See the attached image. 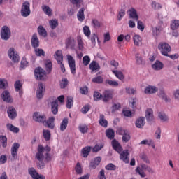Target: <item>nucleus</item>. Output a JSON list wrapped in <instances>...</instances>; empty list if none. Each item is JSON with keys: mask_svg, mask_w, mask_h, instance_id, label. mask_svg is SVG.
<instances>
[{"mask_svg": "<svg viewBox=\"0 0 179 179\" xmlns=\"http://www.w3.org/2000/svg\"><path fill=\"white\" fill-rule=\"evenodd\" d=\"M33 120L36 122H43L45 127H48V128H50L51 129L54 128V121H55L54 117H50L48 121H45V115H40V113L35 112L33 115Z\"/></svg>", "mask_w": 179, "mask_h": 179, "instance_id": "f257e3e1", "label": "nucleus"}, {"mask_svg": "<svg viewBox=\"0 0 179 179\" xmlns=\"http://www.w3.org/2000/svg\"><path fill=\"white\" fill-rule=\"evenodd\" d=\"M51 150V148L47 145L45 147H43V145H39L38 146V152L36 155V159L41 162V164L38 165L39 169H43L44 167V163L43 160H44V153H48Z\"/></svg>", "mask_w": 179, "mask_h": 179, "instance_id": "f03ea898", "label": "nucleus"}, {"mask_svg": "<svg viewBox=\"0 0 179 179\" xmlns=\"http://www.w3.org/2000/svg\"><path fill=\"white\" fill-rule=\"evenodd\" d=\"M145 171H148L151 174H153L154 173L153 169L150 166L146 164H141V166H138L136 169V172H137L138 174H139V176H141V177L142 178L146 177V174L145 173Z\"/></svg>", "mask_w": 179, "mask_h": 179, "instance_id": "7ed1b4c3", "label": "nucleus"}, {"mask_svg": "<svg viewBox=\"0 0 179 179\" xmlns=\"http://www.w3.org/2000/svg\"><path fill=\"white\" fill-rule=\"evenodd\" d=\"M158 50H159L162 55H164V57H169V52L171 51V47L169 43L162 42L158 45Z\"/></svg>", "mask_w": 179, "mask_h": 179, "instance_id": "20e7f679", "label": "nucleus"}, {"mask_svg": "<svg viewBox=\"0 0 179 179\" xmlns=\"http://www.w3.org/2000/svg\"><path fill=\"white\" fill-rule=\"evenodd\" d=\"M34 76L36 80H45L47 79V75L45 71L41 67H38L34 70Z\"/></svg>", "mask_w": 179, "mask_h": 179, "instance_id": "39448f33", "label": "nucleus"}, {"mask_svg": "<svg viewBox=\"0 0 179 179\" xmlns=\"http://www.w3.org/2000/svg\"><path fill=\"white\" fill-rule=\"evenodd\" d=\"M66 57L70 71L72 75H75L76 73V63L75 59L70 55H67Z\"/></svg>", "mask_w": 179, "mask_h": 179, "instance_id": "423d86ee", "label": "nucleus"}, {"mask_svg": "<svg viewBox=\"0 0 179 179\" xmlns=\"http://www.w3.org/2000/svg\"><path fill=\"white\" fill-rule=\"evenodd\" d=\"M30 3H29V1H25L22 5L21 15L23 17H27V16L30 15Z\"/></svg>", "mask_w": 179, "mask_h": 179, "instance_id": "0eeeda50", "label": "nucleus"}, {"mask_svg": "<svg viewBox=\"0 0 179 179\" xmlns=\"http://www.w3.org/2000/svg\"><path fill=\"white\" fill-rule=\"evenodd\" d=\"M44 93H45V85L43 83H39L36 90L37 99H43L44 96Z\"/></svg>", "mask_w": 179, "mask_h": 179, "instance_id": "6e6552de", "label": "nucleus"}, {"mask_svg": "<svg viewBox=\"0 0 179 179\" xmlns=\"http://www.w3.org/2000/svg\"><path fill=\"white\" fill-rule=\"evenodd\" d=\"M28 173L32 179H45V176H44V175L39 174L34 168H29L28 169Z\"/></svg>", "mask_w": 179, "mask_h": 179, "instance_id": "1a4fd4ad", "label": "nucleus"}, {"mask_svg": "<svg viewBox=\"0 0 179 179\" xmlns=\"http://www.w3.org/2000/svg\"><path fill=\"white\" fill-rule=\"evenodd\" d=\"M117 134L119 135H122V141L123 142H129V139H131V136H129V132H128V130H125L122 128H119L117 130Z\"/></svg>", "mask_w": 179, "mask_h": 179, "instance_id": "9d476101", "label": "nucleus"}, {"mask_svg": "<svg viewBox=\"0 0 179 179\" xmlns=\"http://www.w3.org/2000/svg\"><path fill=\"white\" fill-rule=\"evenodd\" d=\"M1 37L2 40H9L10 38V29L8 27H3L1 31Z\"/></svg>", "mask_w": 179, "mask_h": 179, "instance_id": "9b49d317", "label": "nucleus"}, {"mask_svg": "<svg viewBox=\"0 0 179 179\" xmlns=\"http://www.w3.org/2000/svg\"><path fill=\"white\" fill-rule=\"evenodd\" d=\"M8 57L10 59H12V61H13V62H19V55H17V52L15 51L14 48H10L8 50Z\"/></svg>", "mask_w": 179, "mask_h": 179, "instance_id": "f8f14e48", "label": "nucleus"}, {"mask_svg": "<svg viewBox=\"0 0 179 179\" xmlns=\"http://www.w3.org/2000/svg\"><path fill=\"white\" fill-rule=\"evenodd\" d=\"M113 94H114V92H113V91L111 90L104 91L102 95V101L104 103H107V101H110V100L113 99Z\"/></svg>", "mask_w": 179, "mask_h": 179, "instance_id": "ddd939ff", "label": "nucleus"}, {"mask_svg": "<svg viewBox=\"0 0 179 179\" xmlns=\"http://www.w3.org/2000/svg\"><path fill=\"white\" fill-rule=\"evenodd\" d=\"M19 148H20V145L17 143H15L11 147V156L14 160L17 159V152H19Z\"/></svg>", "mask_w": 179, "mask_h": 179, "instance_id": "4468645a", "label": "nucleus"}, {"mask_svg": "<svg viewBox=\"0 0 179 179\" xmlns=\"http://www.w3.org/2000/svg\"><path fill=\"white\" fill-rule=\"evenodd\" d=\"M127 14L129 16L130 19H134V20H139V16L138 15V12L134 8H131L128 10Z\"/></svg>", "mask_w": 179, "mask_h": 179, "instance_id": "2eb2a0df", "label": "nucleus"}, {"mask_svg": "<svg viewBox=\"0 0 179 179\" xmlns=\"http://www.w3.org/2000/svg\"><path fill=\"white\" fill-rule=\"evenodd\" d=\"M120 160H122L124 163H129V152L128 150H125L124 151H121L120 153Z\"/></svg>", "mask_w": 179, "mask_h": 179, "instance_id": "dca6fc26", "label": "nucleus"}, {"mask_svg": "<svg viewBox=\"0 0 179 179\" xmlns=\"http://www.w3.org/2000/svg\"><path fill=\"white\" fill-rule=\"evenodd\" d=\"M1 98L3 101H6V103H12L13 101V99L10 96V93H9L7 90L3 92Z\"/></svg>", "mask_w": 179, "mask_h": 179, "instance_id": "f3484780", "label": "nucleus"}, {"mask_svg": "<svg viewBox=\"0 0 179 179\" xmlns=\"http://www.w3.org/2000/svg\"><path fill=\"white\" fill-rule=\"evenodd\" d=\"M159 90V88L156 86L148 85L145 88L144 93L145 94H155Z\"/></svg>", "mask_w": 179, "mask_h": 179, "instance_id": "a211bd4d", "label": "nucleus"}, {"mask_svg": "<svg viewBox=\"0 0 179 179\" xmlns=\"http://www.w3.org/2000/svg\"><path fill=\"white\" fill-rule=\"evenodd\" d=\"M152 68L154 71H162L164 68V64L159 61L156 60L154 64H152Z\"/></svg>", "mask_w": 179, "mask_h": 179, "instance_id": "6ab92c4d", "label": "nucleus"}, {"mask_svg": "<svg viewBox=\"0 0 179 179\" xmlns=\"http://www.w3.org/2000/svg\"><path fill=\"white\" fill-rule=\"evenodd\" d=\"M139 145H147L148 146H151L152 149H155L156 145L155 144V141L152 139H144L141 141Z\"/></svg>", "mask_w": 179, "mask_h": 179, "instance_id": "aec40b11", "label": "nucleus"}, {"mask_svg": "<svg viewBox=\"0 0 179 179\" xmlns=\"http://www.w3.org/2000/svg\"><path fill=\"white\" fill-rule=\"evenodd\" d=\"M112 146L117 153H121V152H122V147H121V145L117 140L112 141Z\"/></svg>", "mask_w": 179, "mask_h": 179, "instance_id": "412c9836", "label": "nucleus"}, {"mask_svg": "<svg viewBox=\"0 0 179 179\" xmlns=\"http://www.w3.org/2000/svg\"><path fill=\"white\" fill-rule=\"evenodd\" d=\"M55 58L58 64H62L64 61V56L62 55V50H57L55 53Z\"/></svg>", "mask_w": 179, "mask_h": 179, "instance_id": "4be33fe9", "label": "nucleus"}, {"mask_svg": "<svg viewBox=\"0 0 179 179\" xmlns=\"http://www.w3.org/2000/svg\"><path fill=\"white\" fill-rule=\"evenodd\" d=\"M22 86L23 84H22L20 80H17L15 83V91L19 92L20 97H22V96H23V91L22 90Z\"/></svg>", "mask_w": 179, "mask_h": 179, "instance_id": "5701e85b", "label": "nucleus"}, {"mask_svg": "<svg viewBox=\"0 0 179 179\" xmlns=\"http://www.w3.org/2000/svg\"><path fill=\"white\" fill-rule=\"evenodd\" d=\"M7 113L10 120H13L14 118H16V116L17 115V114L16 113V109H15V108L13 107L8 108Z\"/></svg>", "mask_w": 179, "mask_h": 179, "instance_id": "b1692460", "label": "nucleus"}, {"mask_svg": "<svg viewBox=\"0 0 179 179\" xmlns=\"http://www.w3.org/2000/svg\"><path fill=\"white\" fill-rule=\"evenodd\" d=\"M31 45L34 48H37L40 45V41H38V38L37 37V34H34L31 38Z\"/></svg>", "mask_w": 179, "mask_h": 179, "instance_id": "393cba45", "label": "nucleus"}, {"mask_svg": "<svg viewBox=\"0 0 179 179\" xmlns=\"http://www.w3.org/2000/svg\"><path fill=\"white\" fill-rule=\"evenodd\" d=\"M135 125L136 128H143V127H145V117H141L138 119H137L135 122Z\"/></svg>", "mask_w": 179, "mask_h": 179, "instance_id": "a878e982", "label": "nucleus"}, {"mask_svg": "<svg viewBox=\"0 0 179 179\" xmlns=\"http://www.w3.org/2000/svg\"><path fill=\"white\" fill-rule=\"evenodd\" d=\"M112 73L115 75V76H116L117 79H119V80H121L122 82L124 80V79H125L124 73L121 71L112 70Z\"/></svg>", "mask_w": 179, "mask_h": 179, "instance_id": "bb28decb", "label": "nucleus"}, {"mask_svg": "<svg viewBox=\"0 0 179 179\" xmlns=\"http://www.w3.org/2000/svg\"><path fill=\"white\" fill-rule=\"evenodd\" d=\"M74 170L78 176H82L83 174V167H82V164H80V162H78L76 164Z\"/></svg>", "mask_w": 179, "mask_h": 179, "instance_id": "cd10ccee", "label": "nucleus"}, {"mask_svg": "<svg viewBox=\"0 0 179 179\" xmlns=\"http://www.w3.org/2000/svg\"><path fill=\"white\" fill-rule=\"evenodd\" d=\"M89 68L91 71H100V65L96 61H92L89 66Z\"/></svg>", "mask_w": 179, "mask_h": 179, "instance_id": "c85d7f7f", "label": "nucleus"}, {"mask_svg": "<svg viewBox=\"0 0 179 179\" xmlns=\"http://www.w3.org/2000/svg\"><path fill=\"white\" fill-rule=\"evenodd\" d=\"M91 150H92V147L90 146H87L83 148L81 150V156H83V157H87Z\"/></svg>", "mask_w": 179, "mask_h": 179, "instance_id": "c756f323", "label": "nucleus"}, {"mask_svg": "<svg viewBox=\"0 0 179 179\" xmlns=\"http://www.w3.org/2000/svg\"><path fill=\"white\" fill-rule=\"evenodd\" d=\"M105 83L109 86H111V87H118V86H120L118 81L110 79L106 80Z\"/></svg>", "mask_w": 179, "mask_h": 179, "instance_id": "7c9ffc66", "label": "nucleus"}, {"mask_svg": "<svg viewBox=\"0 0 179 179\" xmlns=\"http://www.w3.org/2000/svg\"><path fill=\"white\" fill-rule=\"evenodd\" d=\"M45 70L48 73H51V71L52 69V62H51V60L47 59L45 61Z\"/></svg>", "mask_w": 179, "mask_h": 179, "instance_id": "2f4dec72", "label": "nucleus"}, {"mask_svg": "<svg viewBox=\"0 0 179 179\" xmlns=\"http://www.w3.org/2000/svg\"><path fill=\"white\" fill-rule=\"evenodd\" d=\"M77 19L79 22L85 20V9L80 8L77 13Z\"/></svg>", "mask_w": 179, "mask_h": 179, "instance_id": "473e14b6", "label": "nucleus"}, {"mask_svg": "<svg viewBox=\"0 0 179 179\" xmlns=\"http://www.w3.org/2000/svg\"><path fill=\"white\" fill-rule=\"evenodd\" d=\"M42 10L47 16H52V9L48 6H42Z\"/></svg>", "mask_w": 179, "mask_h": 179, "instance_id": "72a5a7b5", "label": "nucleus"}, {"mask_svg": "<svg viewBox=\"0 0 179 179\" xmlns=\"http://www.w3.org/2000/svg\"><path fill=\"white\" fill-rule=\"evenodd\" d=\"M145 118L147 121H153V110L152 109H147L145 112Z\"/></svg>", "mask_w": 179, "mask_h": 179, "instance_id": "f704fd0d", "label": "nucleus"}, {"mask_svg": "<svg viewBox=\"0 0 179 179\" xmlns=\"http://www.w3.org/2000/svg\"><path fill=\"white\" fill-rule=\"evenodd\" d=\"M133 40H134V45H137V47H138V45H141V44H142V38L141 37V36L138 34H135L134 36Z\"/></svg>", "mask_w": 179, "mask_h": 179, "instance_id": "c9c22d12", "label": "nucleus"}, {"mask_svg": "<svg viewBox=\"0 0 179 179\" xmlns=\"http://www.w3.org/2000/svg\"><path fill=\"white\" fill-rule=\"evenodd\" d=\"M99 124L101 127H103V128H107V126L108 125V122L104 118V115H100Z\"/></svg>", "mask_w": 179, "mask_h": 179, "instance_id": "e433bc0d", "label": "nucleus"}, {"mask_svg": "<svg viewBox=\"0 0 179 179\" xmlns=\"http://www.w3.org/2000/svg\"><path fill=\"white\" fill-rule=\"evenodd\" d=\"M159 97H162V99H163V100H164L166 103H169V101L171 100L170 97L167 96V95L166 94V92L163 90H161L159 91Z\"/></svg>", "mask_w": 179, "mask_h": 179, "instance_id": "4c0bfd02", "label": "nucleus"}, {"mask_svg": "<svg viewBox=\"0 0 179 179\" xmlns=\"http://www.w3.org/2000/svg\"><path fill=\"white\" fill-rule=\"evenodd\" d=\"M68 118H64L62 120L61 124H60V131L62 132H64V131H65V129H66L67 127H68Z\"/></svg>", "mask_w": 179, "mask_h": 179, "instance_id": "58836bf2", "label": "nucleus"}, {"mask_svg": "<svg viewBox=\"0 0 179 179\" xmlns=\"http://www.w3.org/2000/svg\"><path fill=\"white\" fill-rule=\"evenodd\" d=\"M38 33L39 36H42V37H47V31L43 25H40L38 27Z\"/></svg>", "mask_w": 179, "mask_h": 179, "instance_id": "ea45409f", "label": "nucleus"}, {"mask_svg": "<svg viewBox=\"0 0 179 179\" xmlns=\"http://www.w3.org/2000/svg\"><path fill=\"white\" fill-rule=\"evenodd\" d=\"M51 106L52 114H57L58 113V101L52 102Z\"/></svg>", "mask_w": 179, "mask_h": 179, "instance_id": "a19ab883", "label": "nucleus"}, {"mask_svg": "<svg viewBox=\"0 0 179 179\" xmlns=\"http://www.w3.org/2000/svg\"><path fill=\"white\" fill-rule=\"evenodd\" d=\"M158 118L162 121V122H166L167 121H169V117L167 116V115H166V113H163V112H160L158 114Z\"/></svg>", "mask_w": 179, "mask_h": 179, "instance_id": "79ce46f5", "label": "nucleus"}, {"mask_svg": "<svg viewBox=\"0 0 179 179\" xmlns=\"http://www.w3.org/2000/svg\"><path fill=\"white\" fill-rule=\"evenodd\" d=\"M179 27V20H173L171 23V30H177Z\"/></svg>", "mask_w": 179, "mask_h": 179, "instance_id": "37998d69", "label": "nucleus"}, {"mask_svg": "<svg viewBox=\"0 0 179 179\" xmlns=\"http://www.w3.org/2000/svg\"><path fill=\"white\" fill-rule=\"evenodd\" d=\"M106 136L108 139H114L115 133L113 129H109L106 131Z\"/></svg>", "mask_w": 179, "mask_h": 179, "instance_id": "c03bdc74", "label": "nucleus"}, {"mask_svg": "<svg viewBox=\"0 0 179 179\" xmlns=\"http://www.w3.org/2000/svg\"><path fill=\"white\" fill-rule=\"evenodd\" d=\"M92 81L93 82V83L100 84V83H103V82L104 81V79L101 76H97L93 78Z\"/></svg>", "mask_w": 179, "mask_h": 179, "instance_id": "a18cd8bd", "label": "nucleus"}, {"mask_svg": "<svg viewBox=\"0 0 179 179\" xmlns=\"http://www.w3.org/2000/svg\"><path fill=\"white\" fill-rule=\"evenodd\" d=\"M78 129L81 134H86L89 130V127H87V125L82 124L79 125Z\"/></svg>", "mask_w": 179, "mask_h": 179, "instance_id": "49530a36", "label": "nucleus"}, {"mask_svg": "<svg viewBox=\"0 0 179 179\" xmlns=\"http://www.w3.org/2000/svg\"><path fill=\"white\" fill-rule=\"evenodd\" d=\"M73 107V97L68 96L66 101V108L69 109L72 108Z\"/></svg>", "mask_w": 179, "mask_h": 179, "instance_id": "de8ad7c7", "label": "nucleus"}, {"mask_svg": "<svg viewBox=\"0 0 179 179\" xmlns=\"http://www.w3.org/2000/svg\"><path fill=\"white\" fill-rule=\"evenodd\" d=\"M49 24L52 30H54V29H57V27H58V20H51L50 21H49Z\"/></svg>", "mask_w": 179, "mask_h": 179, "instance_id": "09e8293b", "label": "nucleus"}, {"mask_svg": "<svg viewBox=\"0 0 179 179\" xmlns=\"http://www.w3.org/2000/svg\"><path fill=\"white\" fill-rule=\"evenodd\" d=\"M0 143L3 148H6L8 146V138L5 136H0Z\"/></svg>", "mask_w": 179, "mask_h": 179, "instance_id": "8fccbe9b", "label": "nucleus"}, {"mask_svg": "<svg viewBox=\"0 0 179 179\" xmlns=\"http://www.w3.org/2000/svg\"><path fill=\"white\" fill-rule=\"evenodd\" d=\"M91 24L94 29H99L101 26V23L96 19H92Z\"/></svg>", "mask_w": 179, "mask_h": 179, "instance_id": "3c124183", "label": "nucleus"}, {"mask_svg": "<svg viewBox=\"0 0 179 179\" xmlns=\"http://www.w3.org/2000/svg\"><path fill=\"white\" fill-rule=\"evenodd\" d=\"M7 129H9V131H11V132H14L15 134H17V132H19V128L10 124H7Z\"/></svg>", "mask_w": 179, "mask_h": 179, "instance_id": "603ef678", "label": "nucleus"}, {"mask_svg": "<svg viewBox=\"0 0 179 179\" xmlns=\"http://www.w3.org/2000/svg\"><path fill=\"white\" fill-rule=\"evenodd\" d=\"M83 33L85 37H90V35L92 34V31H90V28L89 27V26H86V25L84 26Z\"/></svg>", "mask_w": 179, "mask_h": 179, "instance_id": "864d4df0", "label": "nucleus"}, {"mask_svg": "<svg viewBox=\"0 0 179 179\" xmlns=\"http://www.w3.org/2000/svg\"><path fill=\"white\" fill-rule=\"evenodd\" d=\"M161 31H162V27H156L152 28V34L153 36H155V37H157L160 34Z\"/></svg>", "mask_w": 179, "mask_h": 179, "instance_id": "5fc2aeb1", "label": "nucleus"}, {"mask_svg": "<svg viewBox=\"0 0 179 179\" xmlns=\"http://www.w3.org/2000/svg\"><path fill=\"white\" fill-rule=\"evenodd\" d=\"M66 47H73L75 45V39L73 38H69L66 41Z\"/></svg>", "mask_w": 179, "mask_h": 179, "instance_id": "6e6d98bb", "label": "nucleus"}, {"mask_svg": "<svg viewBox=\"0 0 179 179\" xmlns=\"http://www.w3.org/2000/svg\"><path fill=\"white\" fill-rule=\"evenodd\" d=\"M94 100H95V101H99L100 100H103V95L101 94H100V92H94Z\"/></svg>", "mask_w": 179, "mask_h": 179, "instance_id": "4d7b16f0", "label": "nucleus"}, {"mask_svg": "<svg viewBox=\"0 0 179 179\" xmlns=\"http://www.w3.org/2000/svg\"><path fill=\"white\" fill-rule=\"evenodd\" d=\"M43 138L45 141H48L51 138V132H50V130H43Z\"/></svg>", "mask_w": 179, "mask_h": 179, "instance_id": "13d9d810", "label": "nucleus"}, {"mask_svg": "<svg viewBox=\"0 0 179 179\" xmlns=\"http://www.w3.org/2000/svg\"><path fill=\"white\" fill-rule=\"evenodd\" d=\"M89 64H90V57H89L88 55L84 56L83 57V64L85 66H87Z\"/></svg>", "mask_w": 179, "mask_h": 179, "instance_id": "bf43d9fd", "label": "nucleus"}, {"mask_svg": "<svg viewBox=\"0 0 179 179\" xmlns=\"http://www.w3.org/2000/svg\"><path fill=\"white\" fill-rule=\"evenodd\" d=\"M35 54L36 55H37V57H41V56L44 57V55H45V52H44V50L40 48L35 49Z\"/></svg>", "mask_w": 179, "mask_h": 179, "instance_id": "052dcab7", "label": "nucleus"}, {"mask_svg": "<svg viewBox=\"0 0 179 179\" xmlns=\"http://www.w3.org/2000/svg\"><path fill=\"white\" fill-rule=\"evenodd\" d=\"M8 87V81L5 79H0V89H6Z\"/></svg>", "mask_w": 179, "mask_h": 179, "instance_id": "680f3d73", "label": "nucleus"}, {"mask_svg": "<svg viewBox=\"0 0 179 179\" xmlns=\"http://www.w3.org/2000/svg\"><path fill=\"white\" fill-rule=\"evenodd\" d=\"M137 29L141 31H143L145 30V24L141 20L137 21Z\"/></svg>", "mask_w": 179, "mask_h": 179, "instance_id": "e2e57ef3", "label": "nucleus"}, {"mask_svg": "<svg viewBox=\"0 0 179 179\" xmlns=\"http://www.w3.org/2000/svg\"><path fill=\"white\" fill-rule=\"evenodd\" d=\"M68 86V79L66 78H62L61 83H60V87L62 89H65L66 87Z\"/></svg>", "mask_w": 179, "mask_h": 179, "instance_id": "0e129e2a", "label": "nucleus"}, {"mask_svg": "<svg viewBox=\"0 0 179 179\" xmlns=\"http://www.w3.org/2000/svg\"><path fill=\"white\" fill-rule=\"evenodd\" d=\"M125 16V10H120L119 11L118 15H117V20L121 21L122 20V17Z\"/></svg>", "mask_w": 179, "mask_h": 179, "instance_id": "69168bd1", "label": "nucleus"}, {"mask_svg": "<svg viewBox=\"0 0 179 179\" xmlns=\"http://www.w3.org/2000/svg\"><path fill=\"white\" fill-rule=\"evenodd\" d=\"M28 62L26 59L23 58L21 61V66H20V69H24V67L27 65Z\"/></svg>", "mask_w": 179, "mask_h": 179, "instance_id": "338daca9", "label": "nucleus"}, {"mask_svg": "<svg viewBox=\"0 0 179 179\" xmlns=\"http://www.w3.org/2000/svg\"><path fill=\"white\" fill-rule=\"evenodd\" d=\"M173 97L176 101H179V89H177L173 92Z\"/></svg>", "mask_w": 179, "mask_h": 179, "instance_id": "774afa93", "label": "nucleus"}]
</instances>
